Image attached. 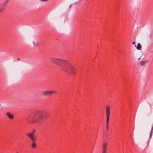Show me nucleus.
<instances>
[{"label":"nucleus","instance_id":"1","mask_svg":"<svg viewBox=\"0 0 153 153\" xmlns=\"http://www.w3.org/2000/svg\"><path fill=\"white\" fill-rule=\"evenodd\" d=\"M50 60L52 63L56 65L64 71L71 75H74L76 71L74 67L67 60L63 59L51 57Z\"/></svg>","mask_w":153,"mask_h":153},{"label":"nucleus","instance_id":"2","mask_svg":"<svg viewBox=\"0 0 153 153\" xmlns=\"http://www.w3.org/2000/svg\"><path fill=\"white\" fill-rule=\"evenodd\" d=\"M48 112L42 109L37 110L32 116H30L27 119V122L30 124L36 123L42 124L49 116Z\"/></svg>","mask_w":153,"mask_h":153},{"label":"nucleus","instance_id":"3","mask_svg":"<svg viewBox=\"0 0 153 153\" xmlns=\"http://www.w3.org/2000/svg\"><path fill=\"white\" fill-rule=\"evenodd\" d=\"M54 94V92L53 91L46 90L42 92V95L44 97H50L51 96Z\"/></svg>","mask_w":153,"mask_h":153},{"label":"nucleus","instance_id":"4","mask_svg":"<svg viewBox=\"0 0 153 153\" xmlns=\"http://www.w3.org/2000/svg\"><path fill=\"white\" fill-rule=\"evenodd\" d=\"M36 131V130L34 129L31 132L27 133L26 135L29 138H36L35 135V133Z\"/></svg>","mask_w":153,"mask_h":153},{"label":"nucleus","instance_id":"5","mask_svg":"<svg viewBox=\"0 0 153 153\" xmlns=\"http://www.w3.org/2000/svg\"><path fill=\"white\" fill-rule=\"evenodd\" d=\"M107 143L103 142L102 144V153H106L107 152Z\"/></svg>","mask_w":153,"mask_h":153},{"label":"nucleus","instance_id":"6","mask_svg":"<svg viewBox=\"0 0 153 153\" xmlns=\"http://www.w3.org/2000/svg\"><path fill=\"white\" fill-rule=\"evenodd\" d=\"M6 115L7 117L10 120H13L14 119V115L11 112H7L6 113Z\"/></svg>","mask_w":153,"mask_h":153},{"label":"nucleus","instance_id":"7","mask_svg":"<svg viewBox=\"0 0 153 153\" xmlns=\"http://www.w3.org/2000/svg\"><path fill=\"white\" fill-rule=\"evenodd\" d=\"M32 142L31 144V146L33 148H35L36 147V145L35 143L36 141V138H30Z\"/></svg>","mask_w":153,"mask_h":153},{"label":"nucleus","instance_id":"8","mask_svg":"<svg viewBox=\"0 0 153 153\" xmlns=\"http://www.w3.org/2000/svg\"><path fill=\"white\" fill-rule=\"evenodd\" d=\"M105 111L106 115H110V108L109 106H106L105 107Z\"/></svg>","mask_w":153,"mask_h":153},{"label":"nucleus","instance_id":"9","mask_svg":"<svg viewBox=\"0 0 153 153\" xmlns=\"http://www.w3.org/2000/svg\"><path fill=\"white\" fill-rule=\"evenodd\" d=\"M136 48L137 50H141L142 49L141 45L140 43L137 44V46L136 47Z\"/></svg>","mask_w":153,"mask_h":153},{"label":"nucleus","instance_id":"10","mask_svg":"<svg viewBox=\"0 0 153 153\" xmlns=\"http://www.w3.org/2000/svg\"><path fill=\"white\" fill-rule=\"evenodd\" d=\"M110 115H106V124L107 125L108 127V122L109 121Z\"/></svg>","mask_w":153,"mask_h":153},{"label":"nucleus","instance_id":"11","mask_svg":"<svg viewBox=\"0 0 153 153\" xmlns=\"http://www.w3.org/2000/svg\"><path fill=\"white\" fill-rule=\"evenodd\" d=\"M147 61H142L140 62V64L141 65H143L146 64Z\"/></svg>","mask_w":153,"mask_h":153},{"label":"nucleus","instance_id":"12","mask_svg":"<svg viewBox=\"0 0 153 153\" xmlns=\"http://www.w3.org/2000/svg\"><path fill=\"white\" fill-rule=\"evenodd\" d=\"M153 126H152V128L151 129V131L150 133V136H149V138H151V137H152V133H153Z\"/></svg>","mask_w":153,"mask_h":153},{"label":"nucleus","instance_id":"13","mask_svg":"<svg viewBox=\"0 0 153 153\" xmlns=\"http://www.w3.org/2000/svg\"><path fill=\"white\" fill-rule=\"evenodd\" d=\"M4 9V8L2 7L1 8H0V12L2 11Z\"/></svg>","mask_w":153,"mask_h":153},{"label":"nucleus","instance_id":"14","mask_svg":"<svg viewBox=\"0 0 153 153\" xmlns=\"http://www.w3.org/2000/svg\"><path fill=\"white\" fill-rule=\"evenodd\" d=\"M48 0H41V1H44V2H45V1H48Z\"/></svg>","mask_w":153,"mask_h":153},{"label":"nucleus","instance_id":"15","mask_svg":"<svg viewBox=\"0 0 153 153\" xmlns=\"http://www.w3.org/2000/svg\"><path fill=\"white\" fill-rule=\"evenodd\" d=\"M132 44H133V45H134L135 44V42H132Z\"/></svg>","mask_w":153,"mask_h":153},{"label":"nucleus","instance_id":"16","mask_svg":"<svg viewBox=\"0 0 153 153\" xmlns=\"http://www.w3.org/2000/svg\"><path fill=\"white\" fill-rule=\"evenodd\" d=\"M108 126H107V129L108 130Z\"/></svg>","mask_w":153,"mask_h":153},{"label":"nucleus","instance_id":"17","mask_svg":"<svg viewBox=\"0 0 153 153\" xmlns=\"http://www.w3.org/2000/svg\"><path fill=\"white\" fill-rule=\"evenodd\" d=\"M82 0H79V1L80 2L81 1H82Z\"/></svg>","mask_w":153,"mask_h":153},{"label":"nucleus","instance_id":"18","mask_svg":"<svg viewBox=\"0 0 153 153\" xmlns=\"http://www.w3.org/2000/svg\"><path fill=\"white\" fill-rule=\"evenodd\" d=\"M19 59H19V58H18V59H18V60H19Z\"/></svg>","mask_w":153,"mask_h":153},{"label":"nucleus","instance_id":"19","mask_svg":"<svg viewBox=\"0 0 153 153\" xmlns=\"http://www.w3.org/2000/svg\"><path fill=\"white\" fill-rule=\"evenodd\" d=\"M135 46L136 47V45H135Z\"/></svg>","mask_w":153,"mask_h":153},{"label":"nucleus","instance_id":"20","mask_svg":"<svg viewBox=\"0 0 153 153\" xmlns=\"http://www.w3.org/2000/svg\"><path fill=\"white\" fill-rule=\"evenodd\" d=\"M140 59V58H139V59Z\"/></svg>","mask_w":153,"mask_h":153},{"label":"nucleus","instance_id":"21","mask_svg":"<svg viewBox=\"0 0 153 153\" xmlns=\"http://www.w3.org/2000/svg\"><path fill=\"white\" fill-rule=\"evenodd\" d=\"M18 153V152H17V153Z\"/></svg>","mask_w":153,"mask_h":153}]
</instances>
